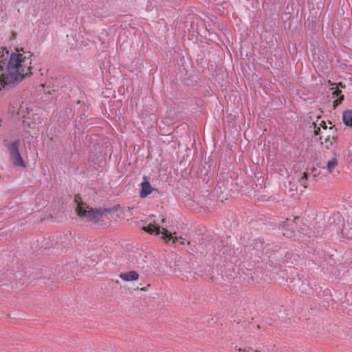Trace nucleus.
<instances>
[{"label":"nucleus","mask_w":352,"mask_h":352,"mask_svg":"<svg viewBox=\"0 0 352 352\" xmlns=\"http://www.w3.org/2000/svg\"><path fill=\"white\" fill-rule=\"evenodd\" d=\"M319 125L320 127H322L324 130H327V126L326 125V122L324 121H321Z\"/></svg>","instance_id":"a211bd4d"},{"label":"nucleus","mask_w":352,"mask_h":352,"mask_svg":"<svg viewBox=\"0 0 352 352\" xmlns=\"http://www.w3.org/2000/svg\"><path fill=\"white\" fill-rule=\"evenodd\" d=\"M187 245H188L189 248L188 249V252L192 254H193L195 252H197V248H196L195 245H193L192 242L187 241Z\"/></svg>","instance_id":"4468645a"},{"label":"nucleus","mask_w":352,"mask_h":352,"mask_svg":"<svg viewBox=\"0 0 352 352\" xmlns=\"http://www.w3.org/2000/svg\"><path fill=\"white\" fill-rule=\"evenodd\" d=\"M19 140H15L8 146L10 158L12 164L16 167L25 168V162L19 152Z\"/></svg>","instance_id":"7ed1b4c3"},{"label":"nucleus","mask_w":352,"mask_h":352,"mask_svg":"<svg viewBox=\"0 0 352 352\" xmlns=\"http://www.w3.org/2000/svg\"><path fill=\"white\" fill-rule=\"evenodd\" d=\"M340 87H344V86H342V83H340Z\"/></svg>","instance_id":"c85d7f7f"},{"label":"nucleus","mask_w":352,"mask_h":352,"mask_svg":"<svg viewBox=\"0 0 352 352\" xmlns=\"http://www.w3.org/2000/svg\"><path fill=\"white\" fill-rule=\"evenodd\" d=\"M328 129H329V131H328V132H327V134H325L324 135H321V136H320V138H319V139H320V140L321 144H323V142H322L323 138H324H324L327 137V135H329V133H331V132L329 131V128Z\"/></svg>","instance_id":"6ab92c4d"},{"label":"nucleus","mask_w":352,"mask_h":352,"mask_svg":"<svg viewBox=\"0 0 352 352\" xmlns=\"http://www.w3.org/2000/svg\"><path fill=\"white\" fill-rule=\"evenodd\" d=\"M144 179L145 180L141 184V190L140 192V197L142 198L146 197L152 192L153 190H155V188L151 186L150 182L146 179V177H144Z\"/></svg>","instance_id":"0eeeda50"},{"label":"nucleus","mask_w":352,"mask_h":352,"mask_svg":"<svg viewBox=\"0 0 352 352\" xmlns=\"http://www.w3.org/2000/svg\"><path fill=\"white\" fill-rule=\"evenodd\" d=\"M254 352H260V351H258L255 350V351H254Z\"/></svg>","instance_id":"c756f323"},{"label":"nucleus","mask_w":352,"mask_h":352,"mask_svg":"<svg viewBox=\"0 0 352 352\" xmlns=\"http://www.w3.org/2000/svg\"><path fill=\"white\" fill-rule=\"evenodd\" d=\"M292 10V6L290 8V7H289V5L288 4V5L286 6V11H287L288 13H290Z\"/></svg>","instance_id":"aec40b11"},{"label":"nucleus","mask_w":352,"mask_h":352,"mask_svg":"<svg viewBox=\"0 0 352 352\" xmlns=\"http://www.w3.org/2000/svg\"><path fill=\"white\" fill-rule=\"evenodd\" d=\"M338 165V161L336 157L331 158L327 164V168L329 173H332L335 167Z\"/></svg>","instance_id":"f8f14e48"},{"label":"nucleus","mask_w":352,"mask_h":352,"mask_svg":"<svg viewBox=\"0 0 352 352\" xmlns=\"http://www.w3.org/2000/svg\"><path fill=\"white\" fill-rule=\"evenodd\" d=\"M142 230L151 234H162L161 238L166 243L173 238L172 234L166 228H162L159 225L150 223L147 226H144Z\"/></svg>","instance_id":"20e7f679"},{"label":"nucleus","mask_w":352,"mask_h":352,"mask_svg":"<svg viewBox=\"0 0 352 352\" xmlns=\"http://www.w3.org/2000/svg\"><path fill=\"white\" fill-rule=\"evenodd\" d=\"M148 256L140 252H135L133 256V261L138 267L148 270L150 267Z\"/></svg>","instance_id":"39448f33"},{"label":"nucleus","mask_w":352,"mask_h":352,"mask_svg":"<svg viewBox=\"0 0 352 352\" xmlns=\"http://www.w3.org/2000/svg\"><path fill=\"white\" fill-rule=\"evenodd\" d=\"M342 119L344 123L349 126L352 127V110H348L343 112Z\"/></svg>","instance_id":"9d476101"},{"label":"nucleus","mask_w":352,"mask_h":352,"mask_svg":"<svg viewBox=\"0 0 352 352\" xmlns=\"http://www.w3.org/2000/svg\"><path fill=\"white\" fill-rule=\"evenodd\" d=\"M232 273H233V272H232V270H227V271L226 272V274H228V275H227V279H226V280H227V281H228V282H229V283L232 282V280H234V276L232 275Z\"/></svg>","instance_id":"2eb2a0df"},{"label":"nucleus","mask_w":352,"mask_h":352,"mask_svg":"<svg viewBox=\"0 0 352 352\" xmlns=\"http://www.w3.org/2000/svg\"><path fill=\"white\" fill-rule=\"evenodd\" d=\"M165 221V219H162V222L164 223Z\"/></svg>","instance_id":"cd10ccee"},{"label":"nucleus","mask_w":352,"mask_h":352,"mask_svg":"<svg viewBox=\"0 0 352 352\" xmlns=\"http://www.w3.org/2000/svg\"><path fill=\"white\" fill-rule=\"evenodd\" d=\"M141 290H142V291H145V290H146V287H142V288H141Z\"/></svg>","instance_id":"a878e982"},{"label":"nucleus","mask_w":352,"mask_h":352,"mask_svg":"<svg viewBox=\"0 0 352 352\" xmlns=\"http://www.w3.org/2000/svg\"><path fill=\"white\" fill-rule=\"evenodd\" d=\"M325 143L327 144V145L325 146L326 148L329 149L331 146H330V143L329 142H325Z\"/></svg>","instance_id":"5701e85b"},{"label":"nucleus","mask_w":352,"mask_h":352,"mask_svg":"<svg viewBox=\"0 0 352 352\" xmlns=\"http://www.w3.org/2000/svg\"><path fill=\"white\" fill-rule=\"evenodd\" d=\"M120 278L125 281H133L138 279L139 274L136 271H129L125 273H121Z\"/></svg>","instance_id":"1a4fd4ad"},{"label":"nucleus","mask_w":352,"mask_h":352,"mask_svg":"<svg viewBox=\"0 0 352 352\" xmlns=\"http://www.w3.org/2000/svg\"><path fill=\"white\" fill-rule=\"evenodd\" d=\"M290 191L292 192L291 195L293 196L294 195V193L293 192V190H290Z\"/></svg>","instance_id":"393cba45"},{"label":"nucleus","mask_w":352,"mask_h":352,"mask_svg":"<svg viewBox=\"0 0 352 352\" xmlns=\"http://www.w3.org/2000/svg\"><path fill=\"white\" fill-rule=\"evenodd\" d=\"M184 272H188V271L187 270V268H185V270H184Z\"/></svg>","instance_id":"bb28decb"},{"label":"nucleus","mask_w":352,"mask_h":352,"mask_svg":"<svg viewBox=\"0 0 352 352\" xmlns=\"http://www.w3.org/2000/svg\"><path fill=\"white\" fill-rule=\"evenodd\" d=\"M235 349H237L239 351H243V349L241 348H237V346H235Z\"/></svg>","instance_id":"b1692460"},{"label":"nucleus","mask_w":352,"mask_h":352,"mask_svg":"<svg viewBox=\"0 0 352 352\" xmlns=\"http://www.w3.org/2000/svg\"><path fill=\"white\" fill-rule=\"evenodd\" d=\"M341 94H342V91L339 89L333 90L332 92V95L333 96V97L339 96V98L333 102L334 108H336L338 105H339L344 100V96L342 95Z\"/></svg>","instance_id":"9b49d317"},{"label":"nucleus","mask_w":352,"mask_h":352,"mask_svg":"<svg viewBox=\"0 0 352 352\" xmlns=\"http://www.w3.org/2000/svg\"><path fill=\"white\" fill-rule=\"evenodd\" d=\"M32 54L11 52L6 47L0 50V85L4 89L17 86L25 77L32 74Z\"/></svg>","instance_id":"f257e3e1"},{"label":"nucleus","mask_w":352,"mask_h":352,"mask_svg":"<svg viewBox=\"0 0 352 352\" xmlns=\"http://www.w3.org/2000/svg\"><path fill=\"white\" fill-rule=\"evenodd\" d=\"M329 124H331L329 126V131L331 132L329 135H327V137L324 139V142H329L330 146H332L333 141L336 142L338 139L337 135V129L334 125H332L331 122L329 121Z\"/></svg>","instance_id":"6e6552de"},{"label":"nucleus","mask_w":352,"mask_h":352,"mask_svg":"<svg viewBox=\"0 0 352 352\" xmlns=\"http://www.w3.org/2000/svg\"><path fill=\"white\" fill-rule=\"evenodd\" d=\"M290 221V220L289 219H287L286 221L283 222V226L285 227V226H289V222Z\"/></svg>","instance_id":"412c9836"},{"label":"nucleus","mask_w":352,"mask_h":352,"mask_svg":"<svg viewBox=\"0 0 352 352\" xmlns=\"http://www.w3.org/2000/svg\"><path fill=\"white\" fill-rule=\"evenodd\" d=\"M172 237L173 238L170 240L173 241V243H175L177 241L180 240L182 243L184 244V239L182 238V236H179V238H177V236H172Z\"/></svg>","instance_id":"f3484780"},{"label":"nucleus","mask_w":352,"mask_h":352,"mask_svg":"<svg viewBox=\"0 0 352 352\" xmlns=\"http://www.w3.org/2000/svg\"><path fill=\"white\" fill-rule=\"evenodd\" d=\"M75 202L77 203L76 212L78 216L88 221L98 223L104 214L110 211V209L89 207L81 200L79 195L75 196Z\"/></svg>","instance_id":"f03ea898"},{"label":"nucleus","mask_w":352,"mask_h":352,"mask_svg":"<svg viewBox=\"0 0 352 352\" xmlns=\"http://www.w3.org/2000/svg\"><path fill=\"white\" fill-rule=\"evenodd\" d=\"M293 287L300 293L305 294H310L312 292V288L310 287L308 281H292Z\"/></svg>","instance_id":"423d86ee"},{"label":"nucleus","mask_w":352,"mask_h":352,"mask_svg":"<svg viewBox=\"0 0 352 352\" xmlns=\"http://www.w3.org/2000/svg\"><path fill=\"white\" fill-rule=\"evenodd\" d=\"M308 174L307 173H303L302 176L300 179H298L300 184L303 186L304 188L307 187V180Z\"/></svg>","instance_id":"ddd939ff"},{"label":"nucleus","mask_w":352,"mask_h":352,"mask_svg":"<svg viewBox=\"0 0 352 352\" xmlns=\"http://www.w3.org/2000/svg\"><path fill=\"white\" fill-rule=\"evenodd\" d=\"M252 349L250 347H248L243 349V351H252Z\"/></svg>","instance_id":"4be33fe9"},{"label":"nucleus","mask_w":352,"mask_h":352,"mask_svg":"<svg viewBox=\"0 0 352 352\" xmlns=\"http://www.w3.org/2000/svg\"><path fill=\"white\" fill-rule=\"evenodd\" d=\"M314 128V133L315 135H318L320 134L321 130L320 126H317L315 122L312 123V125Z\"/></svg>","instance_id":"dca6fc26"}]
</instances>
